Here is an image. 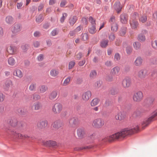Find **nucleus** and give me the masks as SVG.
<instances>
[{"label": "nucleus", "mask_w": 157, "mask_h": 157, "mask_svg": "<svg viewBox=\"0 0 157 157\" xmlns=\"http://www.w3.org/2000/svg\"><path fill=\"white\" fill-rule=\"evenodd\" d=\"M141 112L140 111L136 110L133 113V115L136 117H139L141 114Z\"/></svg>", "instance_id": "58"}, {"label": "nucleus", "mask_w": 157, "mask_h": 157, "mask_svg": "<svg viewBox=\"0 0 157 157\" xmlns=\"http://www.w3.org/2000/svg\"><path fill=\"white\" fill-rule=\"evenodd\" d=\"M8 52L10 54H13L14 53V51L13 47L12 46H10V47L7 48Z\"/></svg>", "instance_id": "48"}, {"label": "nucleus", "mask_w": 157, "mask_h": 157, "mask_svg": "<svg viewBox=\"0 0 157 157\" xmlns=\"http://www.w3.org/2000/svg\"><path fill=\"white\" fill-rule=\"evenodd\" d=\"M132 51V48L130 46H128L126 48V52L128 55H130Z\"/></svg>", "instance_id": "52"}, {"label": "nucleus", "mask_w": 157, "mask_h": 157, "mask_svg": "<svg viewBox=\"0 0 157 157\" xmlns=\"http://www.w3.org/2000/svg\"><path fill=\"white\" fill-rule=\"evenodd\" d=\"M78 20L77 16L74 15L70 17L69 20V23L71 26H73L76 22Z\"/></svg>", "instance_id": "23"}, {"label": "nucleus", "mask_w": 157, "mask_h": 157, "mask_svg": "<svg viewBox=\"0 0 157 157\" xmlns=\"http://www.w3.org/2000/svg\"><path fill=\"white\" fill-rule=\"evenodd\" d=\"M48 89L47 86L43 85L41 86L40 89V91L41 93H43L45 92Z\"/></svg>", "instance_id": "42"}, {"label": "nucleus", "mask_w": 157, "mask_h": 157, "mask_svg": "<svg viewBox=\"0 0 157 157\" xmlns=\"http://www.w3.org/2000/svg\"><path fill=\"white\" fill-rule=\"evenodd\" d=\"M4 88L5 91H8L11 86L13 85L12 81L9 79H7L4 83Z\"/></svg>", "instance_id": "14"}, {"label": "nucleus", "mask_w": 157, "mask_h": 157, "mask_svg": "<svg viewBox=\"0 0 157 157\" xmlns=\"http://www.w3.org/2000/svg\"><path fill=\"white\" fill-rule=\"evenodd\" d=\"M33 98L34 100H37L40 98V96L39 95L34 94H33Z\"/></svg>", "instance_id": "62"}, {"label": "nucleus", "mask_w": 157, "mask_h": 157, "mask_svg": "<svg viewBox=\"0 0 157 157\" xmlns=\"http://www.w3.org/2000/svg\"><path fill=\"white\" fill-rule=\"evenodd\" d=\"M86 62V60L85 59H83L82 61L79 62L78 65L79 66L81 67L83 66Z\"/></svg>", "instance_id": "64"}, {"label": "nucleus", "mask_w": 157, "mask_h": 157, "mask_svg": "<svg viewBox=\"0 0 157 157\" xmlns=\"http://www.w3.org/2000/svg\"><path fill=\"white\" fill-rule=\"evenodd\" d=\"M6 21L8 24H12L13 23V18L10 16H8L6 18Z\"/></svg>", "instance_id": "34"}, {"label": "nucleus", "mask_w": 157, "mask_h": 157, "mask_svg": "<svg viewBox=\"0 0 157 157\" xmlns=\"http://www.w3.org/2000/svg\"><path fill=\"white\" fill-rule=\"evenodd\" d=\"M108 40H103L100 42V46L102 48H105L108 45Z\"/></svg>", "instance_id": "24"}, {"label": "nucleus", "mask_w": 157, "mask_h": 157, "mask_svg": "<svg viewBox=\"0 0 157 157\" xmlns=\"http://www.w3.org/2000/svg\"><path fill=\"white\" fill-rule=\"evenodd\" d=\"M140 130L139 127L136 125L132 128H126L122 129L121 131L117 132L109 136V140L112 141L114 140L123 139L127 136L131 135L134 133L138 132Z\"/></svg>", "instance_id": "1"}, {"label": "nucleus", "mask_w": 157, "mask_h": 157, "mask_svg": "<svg viewBox=\"0 0 157 157\" xmlns=\"http://www.w3.org/2000/svg\"><path fill=\"white\" fill-rule=\"evenodd\" d=\"M126 117V115L124 112H120L116 116V120L119 121L123 120Z\"/></svg>", "instance_id": "15"}, {"label": "nucleus", "mask_w": 157, "mask_h": 157, "mask_svg": "<svg viewBox=\"0 0 157 157\" xmlns=\"http://www.w3.org/2000/svg\"><path fill=\"white\" fill-rule=\"evenodd\" d=\"M154 101V99L152 97H150L147 98L144 100V103L148 106L151 105Z\"/></svg>", "instance_id": "16"}, {"label": "nucleus", "mask_w": 157, "mask_h": 157, "mask_svg": "<svg viewBox=\"0 0 157 157\" xmlns=\"http://www.w3.org/2000/svg\"><path fill=\"white\" fill-rule=\"evenodd\" d=\"M81 22L83 24L86 25L88 24V21L86 17H82L81 18Z\"/></svg>", "instance_id": "56"}, {"label": "nucleus", "mask_w": 157, "mask_h": 157, "mask_svg": "<svg viewBox=\"0 0 157 157\" xmlns=\"http://www.w3.org/2000/svg\"><path fill=\"white\" fill-rule=\"evenodd\" d=\"M151 63L153 65H157V58L155 57H152L150 60Z\"/></svg>", "instance_id": "45"}, {"label": "nucleus", "mask_w": 157, "mask_h": 157, "mask_svg": "<svg viewBox=\"0 0 157 157\" xmlns=\"http://www.w3.org/2000/svg\"><path fill=\"white\" fill-rule=\"evenodd\" d=\"M67 3V2L65 0H62L60 3V6L61 7H64Z\"/></svg>", "instance_id": "63"}, {"label": "nucleus", "mask_w": 157, "mask_h": 157, "mask_svg": "<svg viewBox=\"0 0 157 157\" xmlns=\"http://www.w3.org/2000/svg\"><path fill=\"white\" fill-rule=\"evenodd\" d=\"M157 119V109L152 112L151 116L147 119H145L142 124L145 127L147 126L151 122Z\"/></svg>", "instance_id": "2"}, {"label": "nucleus", "mask_w": 157, "mask_h": 157, "mask_svg": "<svg viewBox=\"0 0 157 157\" xmlns=\"http://www.w3.org/2000/svg\"><path fill=\"white\" fill-rule=\"evenodd\" d=\"M149 72L146 69H144L140 70L138 73V76L142 79L145 78L148 75Z\"/></svg>", "instance_id": "8"}, {"label": "nucleus", "mask_w": 157, "mask_h": 157, "mask_svg": "<svg viewBox=\"0 0 157 157\" xmlns=\"http://www.w3.org/2000/svg\"><path fill=\"white\" fill-rule=\"evenodd\" d=\"M57 95V93L56 91H53L50 94L49 98L51 100L55 98Z\"/></svg>", "instance_id": "40"}, {"label": "nucleus", "mask_w": 157, "mask_h": 157, "mask_svg": "<svg viewBox=\"0 0 157 157\" xmlns=\"http://www.w3.org/2000/svg\"><path fill=\"white\" fill-rule=\"evenodd\" d=\"M120 70V67L118 66H116L111 70V73L113 75L118 76L119 75Z\"/></svg>", "instance_id": "17"}, {"label": "nucleus", "mask_w": 157, "mask_h": 157, "mask_svg": "<svg viewBox=\"0 0 157 157\" xmlns=\"http://www.w3.org/2000/svg\"><path fill=\"white\" fill-rule=\"evenodd\" d=\"M70 77H68L64 81L63 83V86H67L68 84L70 82Z\"/></svg>", "instance_id": "53"}, {"label": "nucleus", "mask_w": 157, "mask_h": 157, "mask_svg": "<svg viewBox=\"0 0 157 157\" xmlns=\"http://www.w3.org/2000/svg\"><path fill=\"white\" fill-rule=\"evenodd\" d=\"M17 121L15 118H13L10 120L9 121V124L12 127H15L17 124Z\"/></svg>", "instance_id": "29"}, {"label": "nucleus", "mask_w": 157, "mask_h": 157, "mask_svg": "<svg viewBox=\"0 0 157 157\" xmlns=\"http://www.w3.org/2000/svg\"><path fill=\"white\" fill-rule=\"evenodd\" d=\"M100 100L98 98H95L92 100L91 102V105L94 106L97 105L99 101Z\"/></svg>", "instance_id": "36"}, {"label": "nucleus", "mask_w": 157, "mask_h": 157, "mask_svg": "<svg viewBox=\"0 0 157 157\" xmlns=\"http://www.w3.org/2000/svg\"><path fill=\"white\" fill-rule=\"evenodd\" d=\"M13 75L19 78H21L23 76L21 70L19 69H16L13 72Z\"/></svg>", "instance_id": "27"}, {"label": "nucleus", "mask_w": 157, "mask_h": 157, "mask_svg": "<svg viewBox=\"0 0 157 157\" xmlns=\"http://www.w3.org/2000/svg\"><path fill=\"white\" fill-rule=\"evenodd\" d=\"M58 33V29H54L51 32V35L54 36L56 35Z\"/></svg>", "instance_id": "59"}, {"label": "nucleus", "mask_w": 157, "mask_h": 157, "mask_svg": "<svg viewBox=\"0 0 157 157\" xmlns=\"http://www.w3.org/2000/svg\"><path fill=\"white\" fill-rule=\"evenodd\" d=\"M91 96V93L90 91H87L84 93L82 95V98L83 99L87 101L89 99Z\"/></svg>", "instance_id": "18"}, {"label": "nucleus", "mask_w": 157, "mask_h": 157, "mask_svg": "<svg viewBox=\"0 0 157 157\" xmlns=\"http://www.w3.org/2000/svg\"><path fill=\"white\" fill-rule=\"evenodd\" d=\"M151 76L152 79L154 78V80H157V69H155L152 72Z\"/></svg>", "instance_id": "39"}, {"label": "nucleus", "mask_w": 157, "mask_h": 157, "mask_svg": "<svg viewBox=\"0 0 157 157\" xmlns=\"http://www.w3.org/2000/svg\"><path fill=\"white\" fill-rule=\"evenodd\" d=\"M44 144L49 146H54L56 145V142L54 141L48 140L45 142L44 143Z\"/></svg>", "instance_id": "30"}, {"label": "nucleus", "mask_w": 157, "mask_h": 157, "mask_svg": "<svg viewBox=\"0 0 157 157\" xmlns=\"http://www.w3.org/2000/svg\"><path fill=\"white\" fill-rule=\"evenodd\" d=\"M118 91L116 88H112L110 89L109 91V93L112 95H115L117 94Z\"/></svg>", "instance_id": "43"}, {"label": "nucleus", "mask_w": 157, "mask_h": 157, "mask_svg": "<svg viewBox=\"0 0 157 157\" xmlns=\"http://www.w3.org/2000/svg\"><path fill=\"white\" fill-rule=\"evenodd\" d=\"M114 101L112 99H106L105 100L104 105L105 107H106L109 106L113 108L114 107Z\"/></svg>", "instance_id": "11"}, {"label": "nucleus", "mask_w": 157, "mask_h": 157, "mask_svg": "<svg viewBox=\"0 0 157 157\" xmlns=\"http://www.w3.org/2000/svg\"><path fill=\"white\" fill-rule=\"evenodd\" d=\"M42 106V105L41 103L37 101L34 103L32 108L33 109H34L35 110H38L40 109Z\"/></svg>", "instance_id": "26"}, {"label": "nucleus", "mask_w": 157, "mask_h": 157, "mask_svg": "<svg viewBox=\"0 0 157 157\" xmlns=\"http://www.w3.org/2000/svg\"><path fill=\"white\" fill-rule=\"evenodd\" d=\"M104 120L101 118H97L94 120L93 122V126L96 128H101L104 124Z\"/></svg>", "instance_id": "3"}, {"label": "nucleus", "mask_w": 157, "mask_h": 157, "mask_svg": "<svg viewBox=\"0 0 157 157\" xmlns=\"http://www.w3.org/2000/svg\"><path fill=\"white\" fill-rule=\"evenodd\" d=\"M36 88V84L35 83H32L29 87V89L31 91H34L35 90Z\"/></svg>", "instance_id": "51"}, {"label": "nucleus", "mask_w": 157, "mask_h": 157, "mask_svg": "<svg viewBox=\"0 0 157 157\" xmlns=\"http://www.w3.org/2000/svg\"><path fill=\"white\" fill-rule=\"evenodd\" d=\"M131 84V79L129 78L123 79L122 82V85L124 88H128Z\"/></svg>", "instance_id": "12"}, {"label": "nucleus", "mask_w": 157, "mask_h": 157, "mask_svg": "<svg viewBox=\"0 0 157 157\" xmlns=\"http://www.w3.org/2000/svg\"><path fill=\"white\" fill-rule=\"evenodd\" d=\"M50 74L51 76L56 77L58 74V72L55 70H52L50 71Z\"/></svg>", "instance_id": "49"}, {"label": "nucleus", "mask_w": 157, "mask_h": 157, "mask_svg": "<svg viewBox=\"0 0 157 157\" xmlns=\"http://www.w3.org/2000/svg\"><path fill=\"white\" fill-rule=\"evenodd\" d=\"M48 123L47 120L40 121L37 124V128L40 130L43 129L47 127Z\"/></svg>", "instance_id": "6"}, {"label": "nucleus", "mask_w": 157, "mask_h": 157, "mask_svg": "<svg viewBox=\"0 0 157 157\" xmlns=\"http://www.w3.org/2000/svg\"><path fill=\"white\" fill-rule=\"evenodd\" d=\"M17 111L21 116H25L27 115V111L25 110L23 108H19L17 109Z\"/></svg>", "instance_id": "25"}, {"label": "nucleus", "mask_w": 157, "mask_h": 157, "mask_svg": "<svg viewBox=\"0 0 157 157\" xmlns=\"http://www.w3.org/2000/svg\"><path fill=\"white\" fill-rule=\"evenodd\" d=\"M97 71L95 70H92L90 74V76L91 78H94L97 75Z\"/></svg>", "instance_id": "41"}, {"label": "nucleus", "mask_w": 157, "mask_h": 157, "mask_svg": "<svg viewBox=\"0 0 157 157\" xmlns=\"http://www.w3.org/2000/svg\"><path fill=\"white\" fill-rule=\"evenodd\" d=\"M109 38L110 41H113L115 38L114 34L113 33H110Z\"/></svg>", "instance_id": "61"}, {"label": "nucleus", "mask_w": 157, "mask_h": 157, "mask_svg": "<svg viewBox=\"0 0 157 157\" xmlns=\"http://www.w3.org/2000/svg\"><path fill=\"white\" fill-rule=\"evenodd\" d=\"M30 48V45L29 44H25L21 46V48L25 52H26L28 49Z\"/></svg>", "instance_id": "33"}, {"label": "nucleus", "mask_w": 157, "mask_h": 157, "mask_svg": "<svg viewBox=\"0 0 157 157\" xmlns=\"http://www.w3.org/2000/svg\"><path fill=\"white\" fill-rule=\"evenodd\" d=\"M62 108V105L60 103H57L53 106L52 110L55 113H59L61 111Z\"/></svg>", "instance_id": "5"}, {"label": "nucleus", "mask_w": 157, "mask_h": 157, "mask_svg": "<svg viewBox=\"0 0 157 157\" xmlns=\"http://www.w3.org/2000/svg\"><path fill=\"white\" fill-rule=\"evenodd\" d=\"M126 13H123L120 16V21L123 24H125L127 23L128 19L126 18Z\"/></svg>", "instance_id": "22"}, {"label": "nucleus", "mask_w": 157, "mask_h": 157, "mask_svg": "<svg viewBox=\"0 0 157 157\" xmlns=\"http://www.w3.org/2000/svg\"><path fill=\"white\" fill-rule=\"evenodd\" d=\"M137 40L140 42H143L146 40V37L144 35L140 33L137 37Z\"/></svg>", "instance_id": "32"}, {"label": "nucleus", "mask_w": 157, "mask_h": 157, "mask_svg": "<svg viewBox=\"0 0 157 157\" xmlns=\"http://www.w3.org/2000/svg\"><path fill=\"white\" fill-rule=\"evenodd\" d=\"M113 8L118 14L120 13L122 8L120 2L119 1L116 2L113 5Z\"/></svg>", "instance_id": "10"}, {"label": "nucleus", "mask_w": 157, "mask_h": 157, "mask_svg": "<svg viewBox=\"0 0 157 157\" xmlns=\"http://www.w3.org/2000/svg\"><path fill=\"white\" fill-rule=\"evenodd\" d=\"M111 30L113 32H116L118 30V25L116 23H111Z\"/></svg>", "instance_id": "31"}, {"label": "nucleus", "mask_w": 157, "mask_h": 157, "mask_svg": "<svg viewBox=\"0 0 157 157\" xmlns=\"http://www.w3.org/2000/svg\"><path fill=\"white\" fill-rule=\"evenodd\" d=\"M143 94L141 91H139L134 93L133 96V98L134 101L139 102L142 99Z\"/></svg>", "instance_id": "4"}, {"label": "nucleus", "mask_w": 157, "mask_h": 157, "mask_svg": "<svg viewBox=\"0 0 157 157\" xmlns=\"http://www.w3.org/2000/svg\"><path fill=\"white\" fill-rule=\"evenodd\" d=\"M67 14L66 13H65L63 14V16L61 17L60 20L61 23H63L64 22L65 17H67Z\"/></svg>", "instance_id": "54"}, {"label": "nucleus", "mask_w": 157, "mask_h": 157, "mask_svg": "<svg viewBox=\"0 0 157 157\" xmlns=\"http://www.w3.org/2000/svg\"><path fill=\"white\" fill-rule=\"evenodd\" d=\"M134 48L136 50L139 49L140 47L141 44L138 42H135L133 44Z\"/></svg>", "instance_id": "44"}, {"label": "nucleus", "mask_w": 157, "mask_h": 157, "mask_svg": "<svg viewBox=\"0 0 157 157\" xmlns=\"http://www.w3.org/2000/svg\"><path fill=\"white\" fill-rule=\"evenodd\" d=\"M63 125V122L60 120H56L52 124V126L56 130L58 129Z\"/></svg>", "instance_id": "7"}, {"label": "nucleus", "mask_w": 157, "mask_h": 157, "mask_svg": "<svg viewBox=\"0 0 157 157\" xmlns=\"http://www.w3.org/2000/svg\"><path fill=\"white\" fill-rule=\"evenodd\" d=\"M130 25L131 28L133 29H136L139 25L138 21L134 20L130 22Z\"/></svg>", "instance_id": "20"}, {"label": "nucleus", "mask_w": 157, "mask_h": 157, "mask_svg": "<svg viewBox=\"0 0 157 157\" xmlns=\"http://www.w3.org/2000/svg\"><path fill=\"white\" fill-rule=\"evenodd\" d=\"M12 133L14 136H17L19 138H26L27 137H30L26 135L23 136L22 134L20 133L19 132H17L15 130H13V131L12 132Z\"/></svg>", "instance_id": "21"}, {"label": "nucleus", "mask_w": 157, "mask_h": 157, "mask_svg": "<svg viewBox=\"0 0 157 157\" xmlns=\"http://www.w3.org/2000/svg\"><path fill=\"white\" fill-rule=\"evenodd\" d=\"M69 123L70 126L75 127L78 125V120L75 117H73L70 119Z\"/></svg>", "instance_id": "9"}, {"label": "nucleus", "mask_w": 157, "mask_h": 157, "mask_svg": "<svg viewBox=\"0 0 157 157\" xmlns=\"http://www.w3.org/2000/svg\"><path fill=\"white\" fill-rule=\"evenodd\" d=\"M147 17L146 16L144 15L141 16L139 19V20L142 23H145L147 21Z\"/></svg>", "instance_id": "46"}, {"label": "nucleus", "mask_w": 157, "mask_h": 157, "mask_svg": "<svg viewBox=\"0 0 157 157\" xmlns=\"http://www.w3.org/2000/svg\"><path fill=\"white\" fill-rule=\"evenodd\" d=\"M96 26L94 25H92L90 27L88 28V30L90 33L94 34L96 32Z\"/></svg>", "instance_id": "35"}, {"label": "nucleus", "mask_w": 157, "mask_h": 157, "mask_svg": "<svg viewBox=\"0 0 157 157\" xmlns=\"http://www.w3.org/2000/svg\"><path fill=\"white\" fill-rule=\"evenodd\" d=\"M151 44L152 47L156 49L157 48V40H155L154 41H152Z\"/></svg>", "instance_id": "57"}, {"label": "nucleus", "mask_w": 157, "mask_h": 157, "mask_svg": "<svg viewBox=\"0 0 157 157\" xmlns=\"http://www.w3.org/2000/svg\"><path fill=\"white\" fill-rule=\"evenodd\" d=\"M44 20L43 15L42 14H40L36 18V21L38 23L41 22Z\"/></svg>", "instance_id": "38"}, {"label": "nucleus", "mask_w": 157, "mask_h": 157, "mask_svg": "<svg viewBox=\"0 0 157 157\" xmlns=\"http://www.w3.org/2000/svg\"><path fill=\"white\" fill-rule=\"evenodd\" d=\"M8 62L10 65H13L15 63V60L13 57H10L8 59Z\"/></svg>", "instance_id": "47"}, {"label": "nucleus", "mask_w": 157, "mask_h": 157, "mask_svg": "<svg viewBox=\"0 0 157 157\" xmlns=\"http://www.w3.org/2000/svg\"><path fill=\"white\" fill-rule=\"evenodd\" d=\"M143 63V59L141 57H138L136 58L134 62V63L136 66H140Z\"/></svg>", "instance_id": "28"}, {"label": "nucleus", "mask_w": 157, "mask_h": 157, "mask_svg": "<svg viewBox=\"0 0 157 157\" xmlns=\"http://www.w3.org/2000/svg\"><path fill=\"white\" fill-rule=\"evenodd\" d=\"M121 56L118 53H116L114 55V59L117 61H119L120 60Z\"/></svg>", "instance_id": "60"}, {"label": "nucleus", "mask_w": 157, "mask_h": 157, "mask_svg": "<svg viewBox=\"0 0 157 157\" xmlns=\"http://www.w3.org/2000/svg\"><path fill=\"white\" fill-rule=\"evenodd\" d=\"M75 64V62L74 61L70 62L68 65V69L69 70L71 69L74 67Z\"/></svg>", "instance_id": "55"}, {"label": "nucleus", "mask_w": 157, "mask_h": 157, "mask_svg": "<svg viewBox=\"0 0 157 157\" xmlns=\"http://www.w3.org/2000/svg\"><path fill=\"white\" fill-rule=\"evenodd\" d=\"M84 129L83 128H80L77 129V134L78 136L80 139L83 138L85 134Z\"/></svg>", "instance_id": "13"}, {"label": "nucleus", "mask_w": 157, "mask_h": 157, "mask_svg": "<svg viewBox=\"0 0 157 157\" xmlns=\"http://www.w3.org/2000/svg\"><path fill=\"white\" fill-rule=\"evenodd\" d=\"M93 146L92 145L86 146L84 147H78L76 148V150L78 151H80L85 149H89L92 148Z\"/></svg>", "instance_id": "37"}, {"label": "nucleus", "mask_w": 157, "mask_h": 157, "mask_svg": "<svg viewBox=\"0 0 157 157\" xmlns=\"http://www.w3.org/2000/svg\"><path fill=\"white\" fill-rule=\"evenodd\" d=\"M89 21L90 22L92 25H95V20L93 19V17L92 16H90L89 18Z\"/></svg>", "instance_id": "50"}, {"label": "nucleus", "mask_w": 157, "mask_h": 157, "mask_svg": "<svg viewBox=\"0 0 157 157\" xmlns=\"http://www.w3.org/2000/svg\"><path fill=\"white\" fill-rule=\"evenodd\" d=\"M21 25L20 24L15 25L12 30V33L14 34H16L21 30Z\"/></svg>", "instance_id": "19"}]
</instances>
